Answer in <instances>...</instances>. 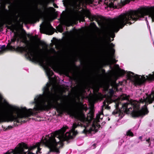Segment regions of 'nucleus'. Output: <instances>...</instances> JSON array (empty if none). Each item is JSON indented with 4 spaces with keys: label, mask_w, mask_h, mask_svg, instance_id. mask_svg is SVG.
I'll return each mask as SVG.
<instances>
[{
    "label": "nucleus",
    "mask_w": 154,
    "mask_h": 154,
    "mask_svg": "<svg viewBox=\"0 0 154 154\" xmlns=\"http://www.w3.org/2000/svg\"><path fill=\"white\" fill-rule=\"evenodd\" d=\"M50 152H48V154H49Z\"/></svg>",
    "instance_id": "obj_26"
},
{
    "label": "nucleus",
    "mask_w": 154,
    "mask_h": 154,
    "mask_svg": "<svg viewBox=\"0 0 154 154\" xmlns=\"http://www.w3.org/2000/svg\"><path fill=\"white\" fill-rule=\"evenodd\" d=\"M127 135L129 136H133V133L130 131H128L127 133Z\"/></svg>",
    "instance_id": "obj_16"
},
{
    "label": "nucleus",
    "mask_w": 154,
    "mask_h": 154,
    "mask_svg": "<svg viewBox=\"0 0 154 154\" xmlns=\"http://www.w3.org/2000/svg\"><path fill=\"white\" fill-rule=\"evenodd\" d=\"M62 28H60V32H62Z\"/></svg>",
    "instance_id": "obj_23"
},
{
    "label": "nucleus",
    "mask_w": 154,
    "mask_h": 154,
    "mask_svg": "<svg viewBox=\"0 0 154 154\" xmlns=\"http://www.w3.org/2000/svg\"><path fill=\"white\" fill-rule=\"evenodd\" d=\"M149 138L148 139L146 140V141L149 143V145H150V144L149 143Z\"/></svg>",
    "instance_id": "obj_22"
},
{
    "label": "nucleus",
    "mask_w": 154,
    "mask_h": 154,
    "mask_svg": "<svg viewBox=\"0 0 154 154\" xmlns=\"http://www.w3.org/2000/svg\"><path fill=\"white\" fill-rule=\"evenodd\" d=\"M120 75H122L125 73L128 79H129L135 85H139L143 84L146 80L148 81L154 80V72L152 74H149L148 75H135L134 73L130 72L125 71L122 70L120 69L118 71Z\"/></svg>",
    "instance_id": "obj_4"
},
{
    "label": "nucleus",
    "mask_w": 154,
    "mask_h": 154,
    "mask_svg": "<svg viewBox=\"0 0 154 154\" xmlns=\"http://www.w3.org/2000/svg\"><path fill=\"white\" fill-rule=\"evenodd\" d=\"M13 128V127L11 126H9L7 128V129H10L11 128Z\"/></svg>",
    "instance_id": "obj_21"
},
{
    "label": "nucleus",
    "mask_w": 154,
    "mask_h": 154,
    "mask_svg": "<svg viewBox=\"0 0 154 154\" xmlns=\"http://www.w3.org/2000/svg\"><path fill=\"white\" fill-rule=\"evenodd\" d=\"M20 15V13L18 9H16L13 12V16L15 21H17L18 18Z\"/></svg>",
    "instance_id": "obj_8"
},
{
    "label": "nucleus",
    "mask_w": 154,
    "mask_h": 154,
    "mask_svg": "<svg viewBox=\"0 0 154 154\" xmlns=\"http://www.w3.org/2000/svg\"><path fill=\"white\" fill-rule=\"evenodd\" d=\"M148 7H143L137 11H131L121 14L114 18L110 25L109 28L112 32L108 35L113 38L115 35L113 32H117L120 28H122L127 24H132L134 22L149 14H150L152 21H154V11L151 12Z\"/></svg>",
    "instance_id": "obj_3"
},
{
    "label": "nucleus",
    "mask_w": 154,
    "mask_h": 154,
    "mask_svg": "<svg viewBox=\"0 0 154 154\" xmlns=\"http://www.w3.org/2000/svg\"><path fill=\"white\" fill-rule=\"evenodd\" d=\"M142 138V137H139V139H140L142 141V140H141Z\"/></svg>",
    "instance_id": "obj_24"
},
{
    "label": "nucleus",
    "mask_w": 154,
    "mask_h": 154,
    "mask_svg": "<svg viewBox=\"0 0 154 154\" xmlns=\"http://www.w3.org/2000/svg\"><path fill=\"white\" fill-rule=\"evenodd\" d=\"M18 35H15L14 37L11 39V41L8 44L7 47L9 49H11L13 48V44L16 41L17 38L19 36Z\"/></svg>",
    "instance_id": "obj_7"
},
{
    "label": "nucleus",
    "mask_w": 154,
    "mask_h": 154,
    "mask_svg": "<svg viewBox=\"0 0 154 154\" xmlns=\"http://www.w3.org/2000/svg\"><path fill=\"white\" fill-rule=\"evenodd\" d=\"M44 50L45 53L48 56H50L51 54L54 52V50H49L48 49L47 47H45Z\"/></svg>",
    "instance_id": "obj_11"
},
{
    "label": "nucleus",
    "mask_w": 154,
    "mask_h": 154,
    "mask_svg": "<svg viewBox=\"0 0 154 154\" xmlns=\"http://www.w3.org/2000/svg\"><path fill=\"white\" fill-rule=\"evenodd\" d=\"M112 87V89L110 90L107 94H105L103 96L101 95V97L102 98H105L106 99L103 102V105L107 107L109 104L112 102H115L116 107V109H118V106L119 104L120 100L127 99L128 97L126 95L123 94L120 96L119 97L117 98L116 97L113 95L114 91Z\"/></svg>",
    "instance_id": "obj_5"
},
{
    "label": "nucleus",
    "mask_w": 154,
    "mask_h": 154,
    "mask_svg": "<svg viewBox=\"0 0 154 154\" xmlns=\"http://www.w3.org/2000/svg\"><path fill=\"white\" fill-rule=\"evenodd\" d=\"M72 21V18L70 17L65 20L63 23L64 24L67 26L70 25Z\"/></svg>",
    "instance_id": "obj_10"
},
{
    "label": "nucleus",
    "mask_w": 154,
    "mask_h": 154,
    "mask_svg": "<svg viewBox=\"0 0 154 154\" xmlns=\"http://www.w3.org/2000/svg\"><path fill=\"white\" fill-rule=\"evenodd\" d=\"M69 113L71 116L78 119V123H74L71 130L65 134H64V132L68 128L67 126L63 127L60 130L55 131L57 135H59L58 138L62 145L63 141L72 139L77 134V131L75 129L79 126H81L83 128V133L91 136L92 134L97 132L100 127L98 122L99 119H102L103 116V113L100 112L97 115L96 119H94L93 113H91L88 114L87 118H86L81 111L77 109H70L69 110Z\"/></svg>",
    "instance_id": "obj_2"
},
{
    "label": "nucleus",
    "mask_w": 154,
    "mask_h": 154,
    "mask_svg": "<svg viewBox=\"0 0 154 154\" xmlns=\"http://www.w3.org/2000/svg\"><path fill=\"white\" fill-rule=\"evenodd\" d=\"M119 112V111H118L117 110L115 111L112 112V114H117V113H118Z\"/></svg>",
    "instance_id": "obj_19"
},
{
    "label": "nucleus",
    "mask_w": 154,
    "mask_h": 154,
    "mask_svg": "<svg viewBox=\"0 0 154 154\" xmlns=\"http://www.w3.org/2000/svg\"><path fill=\"white\" fill-rule=\"evenodd\" d=\"M1 48V49L2 51H4L5 50V45H3L2 46Z\"/></svg>",
    "instance_id": "obj_18"
},
{
    "label": "nucleus",
    "mask_w": 154,
    "mask_h": 154,
    "mask_svg": "<svg viewBox=\"0 0 154 154\" xmlns=\"http://www.w3.org/2000/svg\"><path fill=\"white\" fill-rule=\"evenodd\" d=\"M130 1V0H125L124 1H123L122 2V4L123 5H124L126 4L129 3Z\"/></svg>",
    "instance_id": "obj_17"
},
{
    "label": "nucleus",
    "mask_w": 154,
    "mask_h": 154,
    "mask_svg": "<svg viewBox=\"0 0 154 154\" xmlns=\"http://www.w3.org/2000/svg\"><path fill=\"white\" fill-rule=\"evenodd\" d=\"M116 0H106L105 3L107 4V5L110 7L114 8L115 4L114 3Z\"/></svg>",
    "instance_id": "obj_9"
},
{
    "label": "nucleus",
    "mask_w": 154,
    "mask_h": 154,
    "mask_svg": "<svg viewBox=\"0 0 154 154\" xmlns=\"http://www.w3.org/2000/svg\"><path fill=\"white\" fill-rule=\"evenodd\" d=\"M55 8H57V6H56V7L55 6Z\"/></svg>",
    "instance_id": "obj_25"
},
{
    "label": "nucleus",
    "mask_w": 154,
    "mask_h": 154,
    "mask_svg": "<svg viewBox=\"0 0 154 154\" xmlns=\"http://www.w3.org/2000/svg\"><path fill=\"white\" fill-rule=\"evenodd\" d=\"M116 90H117V89L116 88Z\"/></svg>",
    "instance_id": "obj_27"
},
{
    "label": "nucleus",
    "mask_w": 154,
    "mask_h": 154,
    "mask_svg": "<svg viewBox=\"0 0 154 154\" xmlns=\"http://www.w3.org/2000/svg\"><path fill=\"white\" fill-rule=\"evenodd\" d=\"M104 41L105 43L104 45L109 43L111 42L110 36L108 35H106L105 36Z\"/></svg>",
    "instance_id": "obj_13"
},
{
    "label": "nucleus",
    "mask_w": 154,
    "mask_h": 154,
    "mask_svg": "<svg viewBox=\"0 0 154 154\" xmlns=\"http://www.w3.org/2000/svg\"><path fill=\"white\" fill-rule=\"evenodd\" d=\"M88 16L89 18H90L91 17H92V20L96 19V17L94 16L91 15L89 12H88Z\"/></svg>",
    "instance_id": "obj_14"
},
{
    "label": "nucleus",
    "mask_w": 154,
    "mask_h": 154,
    "mask_svg": "<svg viewBox=\"0 0 154 154\" xmlns=\"http://www.w3.org/2000/svg\"><path fill=\"white\" fill-rule=\"evenodd\" d=\"M84 0H74L76 4H77L78 3L79 4H80L83 2Z\"/></svg>",
    "instance_id": "obj_15"
},
{
    "label": "nucleus",
    "mask_w": 154,
    "mask_h": 154,
    "mask_svg": "<svg viewBox=\"0 0 154 154\" xmlns=\"http://www.w3.org/2000/svg\"><path fill=\"white\" fill-rule=\"evenodd\" d=\"M112 62L113 63H115L116 62V60L114 59H112Z\"/></svg>",
    "instance_id": "obj_20"
},
{
    "label": "nucleus",
    "mask_w": 154,
    "mask_h": 154,
    "mask_svg": "<svg viewBox=\"0 0 154 154\" xmlns=\"http://www.w3.org/2000/svg\"><path fill=\"white\" fill-rule=\"evenodd\" d=\"M40 27V30L41 32H45L49 35H52L54 33V29L46 20L44 21Z\"/></svg>",
    "instance_id": "obj_6"
},
{
    "label": "nucleus",
    "mask_w": 154,
    "mask_h": 154,
    "mask_svg": "<svg viewBox=\"0 0 154 154\" xmlns=\"http://www.w3.org/2000/svg\"><path fill=\"white\" fill-rule=\"evenodd\" d=\"M18 50L25 53L30 59L39 62L45 66L46 74L49 82L43 88V94L37 95L34 98L32 103H35L33 109H27L26 107L19 108L9 104L6 100L3 102V105L8 110L5 115L0 114V122H18V118H22L35 115L36 111L46 109L55 106L58 104L57 101L60 98V94L62 92L61 88L55 83L52 76L53 72L48 66L53 69V66L48 61L47 65L44 63V58L35 48H18Z\"/></svg>",
    "instance_id": "obj_1"
},
{
    "label": "nucleus",
    "mask_w": 154,
    "mask_h": 154,
    "mask_svg": "<svg viewBox=\"0 0 154 154\" xmlns=\"http://www.w3.org/2000/svg\"><path fill=\"white\" fill-rule=\"evenodd\" d=\"M105 48L107 50H108L109 48H112V51H114V49L112 48L114 46V45L112 43L111 44L108 43L107 44L104 45Z\"/></svg>",
    "instance_id": "obj_12"
}]
</instances>
